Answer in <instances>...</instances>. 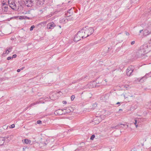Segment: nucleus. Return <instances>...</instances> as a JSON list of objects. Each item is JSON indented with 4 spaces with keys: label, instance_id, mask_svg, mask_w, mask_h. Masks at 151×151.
<instances>
[{
    "label": "nucleus",
    "instance_id": "9",
    "mask_svg": "<svg viewBox=\"0 0 151 151\" xmlns=\"http://www.w3.org/2000/svg\"><path fill=\"white\" fill-rule=\"evenodd\" d=\"M74 11V9L71 8L70 9L68 10L67 13L65 14V16L67 17H69L72 15L73 12Z\"/></svg>",
    "mask_w": 151,
    "mask_h": 151
},
{
    "label": "nucleus",
    "instance_id": "61",
    "mask_svg": "<svg viewBox=\"0 0 151 151\" xmlns=\"http://www.w3.org/2000/svg\"><path fill=\"white\" fill-rule=\"evenodd\" d=\"M110 151H111V150H110Z\"/></svg>",
    "mask_w": 151,
    "mask_h": 151
},
{
    "label": "nucleus",
    "instance_id": "2",
    "mask_svg": "<svg viewBox=\"0 0 151 151\" xmlns=\"http://www.w3.org/2000/svg\"><path fill=\"white\" fill-rule=\"evenodd\" d=\"M2 8V12L3 14H11L12 13V9L10 7H8L7 5L4 6Z\"/></svg>",
    "mask_w": 151,
    "mask_h": 151
},
{
    "label": "nucleus",
    "instance_id": "38",
    "mask_svg": "<svg viewBox=\"0 0 151 151\" xmlns=\"http://www.w3.org/2000/svg\"><path fill=\"white\" fill-rule=\"evenodd\" d=\"M46 22H43L41 23V24H43L44 25L45 24H46Z\"/></svg>",
    "mask_w": 151,
    "mask_h": 151
},
{
    "label": "nucleus",
    "instance_id": "50",
    "mask_svg": "<svg viewBox=\"0 0 151 151\" xmlns=\"http://www.w3.org/2000/svg\"><path fill=\"white\" fill-rule=\"evenodd\" d=\"M143 31V29L140 30L139 31V33H141Z\"/></svg>",
    "mask_w": 151,
    "mask_h": 151
},
{
    "label": "nucleus",
    "instance_id": "3",
    "mask_svg": "<svg viewBox=\"0 0 151 151\" xmlns=\"http://www.w3.org/2000/svg\"><path fill=\"white\" fill-rule=\"evenodd\" d=\"M144 50H142L141 49L138 50L136 53V57L137 58H142L144 56L143 58H144L146 53L144 52Z\"/></svg>",
    "mask_w": 151,
    "mask_h": 151
},
{
    "label": "nucleus",
    "instance_id": "32",
    "mask_svg": "<svg viewBox=\"0 0 151 151\" xmlns=\"http://www.w3.org/2000/svg\"><path fill=\"white\" fill-rule=\"evenodd\" d=\"M79 81H80L79 80V79H77V80H75V81H73V82H72V83H76L78 82Z\"/></svg>",
    "mask_w": 151,
    "mask_h": 151
},
{
    "label": "nucleus",
    "instance_id": "1",
    "mask_svg": "<svg viewBox=\"0 0 151 151\" xmlns=\"http://www.w3.org/2000/svg\"><path fill=\"white\" fill-rule=\"evenodd\" d=\"M23 2L21 1H18V3L17 5L14 4V6H12V7H13V8H12V9L18 11H21L22 10L23 6H24Z\"/></svg>",
    "mask_w": 151,
    "mask_h": 151
},
{
    "label": "nucleus",
    "instance_id": "49",
    "mask_svg": "<svg viewBox=\"0 0 151 151\" xmlns=\"http://www.w3.org/2000/svg\"><path fill=\"white\" fill-rule=\"evenodd\" d=\"M122 111V109H119V111Z\"/></svg>",
    "mask_w": 151,
    "mask_h": 151
},
{
    "label": "nucleus",
    "instance_id": "45",
    "mask_svg": "<svg viewBox=\"0 0 151 151\" xmlns=\"http://www.w3.org/2000/svg\"><path fill=\"white\" fill-rule=\"evenodd\" d=\"M125 34L127 36L129 35V33L128 32H126Z\"/></svg>",
    "mask_w": 151,
    "mask_h": 151
},
{
    "label": "nucleus",
    "instance_id": "43",
    "mask_svg": "<svg viewBox=\"0 0 151 151\" xmlns=\"http://www.w3.org/2000/svg\"><path fill=\"white\" fill-rule=\"evenodd\" d=\"M135 122L134 123V124L135 125H136V124H137V120L135 119Z\"/></svg>",
    "mask_w": 151,
    "mask_h": 151
},
{
    "label": "nucleus",
    "instance_id": "19",
    "mask_svg": "<svg viewBox=\"0 0 151 151\" xmlns=\"http://www.w3.org/2000/svg\"><path fill=\"white\" fill-rule=\"evenodd\" d=\"M5 140L4 137H0V146L3 145Z\"/></svg>",
    "mask_w": 151,
    "mask_h": 151
},
{
    "label": "nucleus",
    "instance_id": "5",
    "mask_svg": "<svg viewBox=\"0 0 151 151\" xmlns=\"http://www.w3.org/2000/svg\"><path fill=\"white\" fill-rule=\"evenodd\" d=\"M98 81L97 80H96V81H92L89 82L88 84V87L89 88H92L94 87H97L100 86L101 85H97V83Z\"/></svg>",
    "mask_w": 151,
    "mask_h": 151
},
{
    "label": "nucleus",
    "instance_id": "30",
    "mask_svg": "<svg viewBox=\"0 0 151 151\" xmlns=\"http://www.w3.org/2000/svg\"><path fill=\"white\" fill-rule=\"evenodd\" d=\"M95 137V135L94 134L92 135L90 137V139L91 140H93Z\"/></svg>",
    "mask_w": 151,
    "mask_h": 151
},
{
    "label": "nucleus",
    "instance_id": "16",
    "mask_svg": "<svg viewBox=\"0 0 151 151\" xmlns=\"http://www.w3.org/2000/svg\"><path fill=\"white\" fill-rule=\"evenodd\" d=\"M81 37L78 36V35L76 34L74 37V41L75 42H77L81 40Z\"/></svg>",
    "mask_w": 151,
    "mask_h": 151
},
{
    "label": "nucleus",
    "instance_id": "56",
    "mask_svg": "<svg viewBox=\"0 0 151 151\" xmlns=\"http://www.w3.org/2000/svg\"><path fill=\"white\" fill-rule=\"evenodd\" d=\"M104 40V38H103V39H102L101 40H101Z\"/></svg>",
    "mask_w": 151,
    "mask_h": 151
},
{
    "label": "nucleus",
    "instance_id": "46",
    "mask_svg": "<svg viewBox=\"0 0 151 151\" xmlns=\"http://www.w3.org/2000/svg\"><path fill=\"white\" fill-rule=\"evenodd\" d=\"M20 70H21V69H18L17 70V71L18 72H20Z\"/></svg>",
    "mask_w": 151,
    "mask_h": 151
},
{
    "label": "nucleus",
    "instance_id": "44",
    "mask_svg": "<svg viewBox=\"0 0 151 151\" xmlns=\"http://www.w3.org/2000/svg\"><path fill=\"white\" fill-rule=\"evenodd\" d=\"M8 50H6V52H5V53H3V54H5V53H6V54H8L9 53H7V52H8Z\"/></svg>",
    "mask_w": 151,
    "mask_h": 151
},
{
    "label": "nucleus",
    "instance_id": "12",
    "mask_svg": "<svg viewBox=\"0 0 151 151\" xmlns=\"http://www.w3.org/2000/svg\"><path fill=\"white\" fill-rule=\"evenodd\" d=\"M91 77L90 75L89 74L88 75H85L83 76L81 78H79V81H86L88 79L89 77Z\"/></svg>",
    "mask_w": 151,
    "mask_h": 151
},
{
    "label": "nucleus",
    "instance_id": "31",
    "mask_svg": "<svg viewBox=\"0 0 151 151\" xmlns=\"http://www.w3.org/2000/svg\"><path fill=\"white\" fill-rule=\"evenodd\" d=\"M12 48V47H9L8 48V49L7 50H8V52H7V53H9V52H10L11 51Z\"/></svg>",
    "mask_w": 151,
    "mask_h": 151
},
{
    "label": "nucleus",
    "instance_id": "42",
    "mask_svg": "<svg viewBox=\"0 0 151 151\" xmlns=\"http://www.w3.org/2000/svg\"><path fill=\"white\" fill-rule=\"evenodd\" d=\"M134 43H135V41H133L131 42V44L132 45H134Z\"/></svg>",
    "mask_w": 151,
    "mask_h": 151
},
{
    "label": "nucleus",
    "instance_id": "27",
    "mask_svg": "<svg viewBox=\"0 0 151 151\" xmlns=\"http://www.w3.org/2000/svg\"><path fill=\"white\" fill-rule=\"evenodd\" d=\"M150 73H147L145 76L143 77L142 78H141V80L142 79H143L144 78H145V79H146L147 78V76H149V74Z\"/></svg>",
    "mask_w": 151,
    "mask_h": 151
},
{
    "label": "nucleus",
    "instance_id": "34",
    "mask_svg": "<svg viewBox=\"0 0 151 151\" xmlns=\"http://www.w3.org/2000/svg\"><path fill=\"white\" fill-rule=\"evenodd\" d=\"M34 27H35V26L34 25H33L31 26V27L30 28V31H32V30H33V29L34 28Z\"/></svg>",
    "mask_w": 151,
    "mask_h": 151
},
{
    "label": "nucleus",
    "instance_id": "54",
    "mask_svg": "<svg viewBox=\"0 0 151 151\" xmlns=\"http://www.w3.org/2000/svg\"><path fill=\"white\" fill-rule=\"evenodd\" d=\"M124 98L125 99H126V98H127V97H126L124 95Z\"/></svg>",
    "mask_w": 151,
    "mask_h": 151
},
{
    "label": "nucleus",
    "instance_id": "10",
    "mask_svg": "<svg viewBox=\"0 0 151 151\" xmlns=\"http://www.w3.org/2000/svg\"><path fill=\"white\" fill-rule=\"evenodd\" d=\"M55 26V23L52 22L48 23L47 25V28L48 29H53Z\"/></svg>",
    "mask_w": 151,
    "mask_h": 151
},
{
    "label": "nucleus",
    "instance_id": "21",
    "mask_svg": "<svg viewBox=\"0 0 151 151\" xmlns=\"http://www.w3.org/2000/svg\"><path fill=\"white\" fill-rule=\"evenodd\" d=\"M12 136V135H9L7 136H5L4 137V139H5L6 141L7 142H8L9 140L11 139V137Z\"/></svg>",
    "mask_w": 151,
    "mask_h": 151
},
{
    "label": "nucleus",
    "instance_id": "20",
    "mask_svg": "<svg viewBox=\"0 0 151 151\" xmlns=\"http://www.w3.org/2000/svg\"><path fill=\"white\" fill-rule=\"evenodd\" d=\"M122 125H123L124 126V124H122L121 123H119L118 125H117L115 127H111V128L112 129H117L118 128L120 127V126Z\"/></svg>",
    "mask_w": 151,
    "mask_h": 151
},
{
    "label": "nucleus",
    "instance_id": "25",
    "mask_svg": "<svg viewBox=\"0 0 151 151\" xmlns=\"http://www.w3.org/2000/svg\"><path fill=\"white\" fill-rule=\"evenodd\" d=\"M31 142V140L29 139H24V143L25 144H27L28 143H29Z\"/></svg>",
    "mask_w": 151,
    "mask_h": 151
},
{
    "label": "nucleus",
    "instance_id": "60",
    "mask_svg": "<svg viewBox=\"0 0 151 151\" xmlns=\"http://www.w3.org/2000/svg\"><path fill=\"white\" fill-rule=\"evenodd\" d=\"M131 151H135L134 150H131Z\"/></svg>",
    "mask_w": 151,
    "mask_h": 151
},
{
    "label": "nucleus",
    "instance_id": "24",
    "mask_svg": "<svg viewBox=\"0 0 151 151\" xmlns=\"http://www.w3.org/2000/svg\"><path fill=\"white\" fill-rule=\"evenodd\" d=\"M147 29L150 31V32H151V23L149 22L148 24L147 27Z\"/></svg>",
    "mask_w": 151,
    "mask_h": 151
},
{
    "label": "nucleus",
    "instance_id": "6",
    "mask_svg": "<svg viewBox=\"0 0 151 151\" xmlns=\"http://www.w3.org/2000/svg\"><path fill=\"white\" fill-rule=\"evenodd\" d=\"M134 67L133 66L130 65L127 69L126 73L128 76H130L134 70Z\"/></svg>",
    "mask_w": 151,
    "mask_h": 151
},
{
    "label": "nucleus",
    "instance_id": "15",
    "mask_svg": "<svg viewBox=\"0 0 151 151\" xmlns=\"http://www.w3.org/2000/svg\"><path fill=\"white\" fill-rule=\"evenodd\" d=\"M65 113H67L73 111V109L71 107H67L66 109H65Z\"/></svg>",
    "mask_w": 151,
    "mask_h": 151
},
{
    "label": "nucleus",
    "instance_id": "51",
    "mask_svg": "<svg viewBox=\"0 0 151 151\" xmlns=\"http://www.w3.org/2000/svg\"><path fill=\"white\" fill-rule=\"evenodd\" d=\"M26 19H30V18L29 17H27V18H26Z\"/></svg>",
    "mask_w": 151,
    "mask_h": 151
},
{
    "label": "nucleus",
    "instance_id": "55",
    "mask_svg": "<svg viewBox=\"0 0 151 151\" xmlns=\"http://www.w3.org/2000/svg\"><path fill=\"white\" fill-rule=\"evenodd\" d=\"M95 105H96V106H97V104H94V106H95Z\"/></svg>",
    "mask_w": 151,
    "mask_h": 151
},
{
    "label": "nucleus",
    "instance_id": "28",
    "mask_svg": "<svg viewBox=\"0 0 151 151\" xmlns=\"http://www.w3.org/2000/svg\"><path fill=\"white\" fill-rule=\"evenodd\" d=\"M66 19L67 20V22H68L69 21H72L73 19V18L72 17L68 18H66Z\"/></svg>",
    "mask_w": 151,
    "mask_h": 151
},
{
    "label": "nucleus",
    "instance_id": "4",
    "mask_svg": "<svg viewBox=\"0 0 151 151\" xmlns=\"http://www.w3.org/2000/svg\"><path fill=\"white\" fill-rule=\"evenodd\" d=\"M94 31V29L92 27H89L86 29H84V33H87V35L85 36V38H86L92 35Z\"/></svg>",
    "mask_w": 151,
    "mask_h": 151
},
{
    "label": "nucleus",
    "instance_id": "57",
    "mask_svg": "<svg viewBox=\"0 0 151 151\" xmlns=\"http://www.w3.org/2000/svg\"><path fill=\"white\" fill-rule=\"evenodd\" d=\"M84 35L86 36L87 35V33H84Z\"/></svg>",
    "mask_w": 151,
    "mask_h": 151
},
{
    "label": "nucleus",
    "instance_id": "48",
    "mask_svg": "<svg viewBox=\"0 0 151 151\" xmlns=\"http://www.w3.org/2000/svg\"><path fill=\"white\" fill-rule=\"evenodd\" d=\"M24 68V67H22L20 68V69L21 70H22Z\"/></svg>",
    "mask_w": 151,
    "mask_h": 151
},
{
    "label": "nucleus",
    "instance_id": "11",
    "mask_svg": "<svg viewBox=\"0 0 151 151\" xmlns=\"http://www.w3.org/2000/svg\"><path fill=\"white\" fill-rule=\"evenodd\" d=\"M64 110L62 109H59L58 110L55 111L54 112V114H58V115H61L65 113L64 111H63Z\"/></svg>",
    "mask_w": 151,
    "mask_h": 151
},
{
    "label": "nucleus",
    "instance_id": "14",
    "mask_svg": "<svg viewBox=\"0 0 151 151\" xmlns=\"http://www.w3.org/2000/svg\"><path fill=\"white\" fill-rule=\"evenodd\" d=\"M8 4L9 7H10L12 9V8L13 7L12 6H14V4H16L13 0H9Z\"/></svg>",
    "mask_w": 151,
    "mask_h": 151
},
{
    "label": "nucleus",
    "instance_id": "22",
    "mask_svg": "<svg viewBox=\"0 0 151 151\" xmlns=\"http://www.w3.org/2000/svg\"><path fill=\"white\" fill-rule=\"evenodd\" d=\"M39 6L40 5H41L43 4L42 2H41L40 0H36L35 4Z\"/></svg>",
    "mask_w": 151,
    "mask_h": 151
},
{
    "label": "nucleus",
    "instance_id": "7",
    "mask_svg": "<svg viewBox=\"0 0 151 151\" xmlns=\"http://www.w3.org/2000/svg\"><path fill=\"white\" fill-rule=\"evenodd\" d=\"M150 46H149L147 44H145L141 47V49L142 50H144V52H145L146 54L150 51Z\"/></svg>",
    "mask_w": 151,
    "mask_h": 151
},
{
    "label": "nucleus",
    "instance_id": "13",
    "mask_svg": "<svg viewBox=\"0 0 151 151\" xmlns=\"http://www.w3.org/2000/svg\"><path fill=\"white\" fill-rule=\"evenodd\" d=\"M35 4L33 3V2L30 1L29 0H27V3L25 4V5H26L27 7H29L32 6Z\"/></svg>",
    "mask_w": 151,
    "mask_h": 151
},
{
    "label": "nucleus",
    "instance_id": "58",
    "mask_svg": "<svg viewBox=\"0 0 151 151\" xmlns=\"http://www.w3.org/2000/svg\"><path fill=\"white\" fill-rule=\"evenodd\" d=\"M59 27L60 28H61V27L60 26H59Z\"/></svg>",
    "mask_w": 151,
    "mask_h": 151
},
{
    "label": "nucleus",
    "instance_id": "41",
    "mask_svg": "<svg viewBox=\"0 0 151 151\" xmlns=\"http://www.w3.org/2000/svg\"><path fill=\"white\" fill-rule=\"evenodd\" d=\"M63 103V104H67V102L65 101H63L62 102Z\"/></svg>",
    "mask_w": 151,
    "mask_h": 151
},
{
    "label": "nucleus",
    "instance_id": "40",
    "mask_svg": "<svg viewBox=\"0 0 151 151\" xmlns=\"http://www.w3.org/2000/svg\"><path fill=\"white\" fill-rule=\"evenodd\" d=\"M17 56L16 54H14L12 55V57L13 58H16V57Z\"/></svg>",
    "mask_w": 151,
    "mask_h": 151
},
{
    "label": "nucleus",
    "instance_id": "37",
    "mask_svg": "<svg viewBox=\"0 0 151 151\" xmlns=\"http://www.w3.org/2000/svg\"><path fill=\"white\" fill-rule=\"evenodd\" d=\"M15 127V125L14 124H12L10 126V128H12Z\"/></svg>",
    "mask_w": 151,
    "mask_h": 151
},
{
    "label": "nucleus",
    "instance_id": "17",
    "mask_svg": "<svg viewBox=\"0 0 151 151\" xmlns=\"http://www.w3.org/2000/svg\"><path fill=\"white\" fill-rule=\"evenodd\" d=\"M150 31L147 29H145L143 31V35L145 36L148 35L149 34L151 33V32H150Z\"/></svg>",
    "mask_w": 151,
    "mask_h": 151
},
{
    "label": "nucleus",
    "instance_id": "35",
    "mask_svg": "<svg viewBox=\"0 0 151 151\" xmlns=\"http://www.w3.org/2000/svg\"><path fill=\"white\" fill-rule=\"evenodd\" d=\"M12 59H13V58H12V57H11V56H9V57H7V59L8 60H9Z\"/></svg>",
    "mask_w": 151,
    "mask_h": 151
},
{
    "label": "nucleus",
    "instance_id": "53",
    "mask_svg": "<svg viewBox=\"0 0 151 151\" xmlns=\"http://www.w3.org/2000/svg\"><path fill=\"white\" fill-rule=\"evenodd\" d=\"M135 125V126H136V128H137V127L138 126V124H136Z\"/></svg>",
    "mask_w": 151,
    "mask_h": 151
},
{
    "label": "nucleus",
    "instance_id": "36",
    "mask_svg": "<svg viewBox=\"0 0 151 151\" xmlns=\"http://www.w3.org/2000/svg\"><path fill=\"white\" fill-rule=\"evenodd\" d=\"M37 123L38 124H40L42 123V121L40 120L37 121Z\"/></svg>",
    "mask_w": 151,
    "mask_h": 151
},
{
    "label": "nucleus",
    "instance_id": "8",
    "mask_svg": "<svg viewBox=\"0 0 151 151\" xmlns=\"http://www.w3.org/2000/svg\"><path fill=\"white\" fill-rule=\"evenodd\" d=\"M84 29H82L79 31L76 34L78 35V36L83 39L84 38H85V37L86 36V35H84Z\"/></svg>",
    "mask_w": 151,
    "mask_h": 151
},
{
    "label": "nucleus",
    "instance_id": "52",
    "mask_svg": "<svg viewBox=\"0 0 151 151\" xmlns=\"http://www.w3.org/2000/svg\"><path fill=\"white\" fill-rule=\"evenodd\" d=\"M121 102H118L116 103V104H120Z\"/></svg>",
    "mask_w": 151,
    "mask_h": 151
},
{
    "label": "nucleus",
    "instance_id": "47",
    "mask_svg": "<svg viewBox=\"0 0 151 151\" xmlns=\"http://www.w3.org/2000/svg\"><path fill=\"white\" fill-rule=\"evenodd\" d=\"M81 151V150H79L78 149H76L75 151Z\"/></svg>",
    "mask_w": 151,
    "mask_h": 151
},
{
    "label": "nucleus",
    "instance_id": "29",
    "mask_svg": "<svg viewBox=\"0 0 151 151\" xmlns=\"http://www.w3.org/2000/svg\"><path fill=\"white\" fill-rule=\"evenodd\" d=\"M26 18H27V16H20L19 17V19H26Z\"/></svg>",
    "mask_w": 151,
    "mask_h": 151
},
{
    "label": "nucleus",
    "instance_id": "33",
    "mask_svg": "<svg viewBox=\"0 0 151 151\" xmlns=\"http://www.w3.org/2000/svg\"><path fill=\"white\" fill-rule=\"evenodd\" d=\"M75 98V96L74 95H72L71 97V101H73Z\"/></svg>",
    "mask_w": 151,
    "mask_h": 151
},
{
    "label": "nucleus",
    "instance_id": "59",
    "mask_svg": "<svg viewBox=\"0 0 151 151\" xmlns=\"http://www.w3.org/2000/svg\"><path fill=\"white\" fill-rule=\"evenodd\" d=\"M150 151H151V148L150 149Z\"/></svg>",
    "mask_w": 151,
    "mask_h": 151
},
{
    "label": "nucleus",
    "instance_id": "39",
    "mask_svg": "<svg viewBox=\"0 0 151 151\" xmlns=\"http://www.w3.org/2000/svg\"><path fill=\"white\" fill-rule=\"evenodd\" d=\"M15 18H16L15 17H13L10 18L9 19H9V20L12 19H15Z\"/></svg>",
    "mask_w": 151,
    "mask_h": 151
},
{
    "label": "nucleus",
    "instance_id": "23",
    "mask_svg": "<svg viewBox=\"0 0 151 151\" xmlns=\"http://www.w3.org/2000/svg\"><path fill=\"white\" fill-rule=\"evenodd\" d=\"M96 80H98V81L97 83V85H99V84H101L102 82L103 81L102 80V79L101 78H99L96 79Z\"/></svg>",
    "mask_w": 151,
    "mask_h": 151
},
{
    "label": "nucleus",
    "instance_id": "26",
    "mask_svg": "<svg viewBox=\"0 0 151 151\" xmlns=\"http://www.w3.org/2000/svg\"><path fill=\"white\" fill-rule=\"evenodd\" d=\"M61 22L62 23H65L68 22L67 20V19H63L61 20Z\"/></svg>",
    "mask_w": 151,
    "mask_h": 151
},
{
    "label": "nucleus",
    "instance_id": "18",
    "mask_svg": "<svg viewBox=\"0 0 151 151\" xmlns=\"http://www.w3.org/2000/svg\"><path fill=\"white\" fill-rule=\"evenodd\" d=\"M39 103V102H37L35 103H33L31 104L29 106H28L26 108H25L24 110V111H25L27 109L29 108V107H32V106H34L35 104H38Z\"/></svg>",
    "mask_w": 151,
    "mask_h": 151
}]
</instances>
